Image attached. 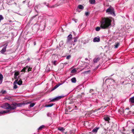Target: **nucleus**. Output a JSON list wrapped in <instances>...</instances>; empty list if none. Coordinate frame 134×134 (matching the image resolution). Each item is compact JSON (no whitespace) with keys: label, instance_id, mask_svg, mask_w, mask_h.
<instances>
[{"label":"nucleus","instance_id":"obj_11","mask_svg":"<svg viewBox=\"0 0 134 134\" xmlns=\"http://www.w3.org/2000/svg\"><path fill=\"white\" fill-rule=\"evenodd\" d=\"M3 76L2 74L0 73V84L2 83L3 81Z\"/></svg>","mask_w":134,"mask_h":134},{"label":"nucleus","instance_id":"obj_12","mask_svg":"<svg viewBox=\"0 0 134 134\" xmlns=\"http://www.w3.org/2000/svg\"><path fill=\"white\" fill-rule=\"evenodd\" d=\"M72 35L70 34L68 35L67 37V40H72Z\"/></svg>","mask_w":134,"mask_h":134},{"label":"nucleus","instance_id":"obj_16","mask_svg":"<svg viewBox=\"0 0 134 134\" xmlns=\"http://www.w3.org/2000/svg\"><path fill=\"white\" fill-rule=\"evenodd\" d=\"M78 8L81 9H83L84 8L83 6L82 5H79L78 6Z\"/></svg>","mask_w":134,"mask_h":134},{"label":"nucleus","instance_id":"obj_32","mask_svg":"<svg viewBox=\"0 0 134 134\" xmlns=\"http://www.w3.org/2000/svg\"><path fill=\"white\" fill-rule=\"evenodd\" d=\"M52 62L53 63L54 65H56L57 61L56 60L54 61L53 62L52 61Z\"/></svg>","mask_w":134,"mask_h":134},{"label":"nucleus","instance_id":"obj_8","mask_svg":"<svg viewBox=\"0 0 134 134\" xmlns=\"http://www.w3.org/2000/svg\"><path fill=\"white\" fill-rule=\"evenodd\" d=\"M100 41V38L99 37H95L93 40V41L94 42H99Z\"/></svg>","mask_w":134,"mask_h":134},{"label":"nucleus","instance_id":"obj_15","mask_svg":"<svg viewBox=\"0 0 134 134\" xmlns=\"http://www.w3.org/2000/svg\"><path fill=\"white\" fill-rule=\"evenodd\" d=\"M99 129V128L98 127L95 128L93 130L92 132H94L96 133L97 132V131Z\"/></svg>","mask_w":134,"mask_h":134},{"label":"nucleus","instance_id":"obj_43","mask_svg":"<svg viewBox=\"0 0 134 134\" xmlns=\"http://www.w3.org/2000/svg\"><path fill=\"white\" fill-rule=\"evenodd\" d=\"M25 1H23V3H25Z\"/></svg>","mask_w":134,"mask_h":134},{"label":"nucleus","instance_id":"obj_1","mask_svg":"<svg viewBox=\"0 0 134 134\" xmlns=\"http://www.w3.org/2000/svg\"><path fill=\"white\" fill-rule=\"evenodd\" d=\"M111 20L108 18H102L100 22V27L103 29L108 28L111 25Z\"/></svg>","mask_w":134,"mask_h":134},{"label":"nucleus","instance_id":"obj_6","mask_svg":"<svg viewBox=\"0 0 134 134\" xmlns=\"http://www.w3.org/2000/svg\"><path fill=\"white\" fill-rule=\"evenodd\" d=\"M7 45L8 44H6L4 45V47L1 51V53H3L5 52L7 47Z\"/></svg>","mask_w":134,"mask_h":134},{"label":"nucleus","instance_id":"obj_33","mask_svg":"<svg viewBox=\"0 0 134 134\" xmlns=\"http://www.w3.org/2000/svg\"><path fill=\"white\" fill-rule=\"evenodd\" d=\"M6 91L5 90L2 91L1 92V93H2V94H4L5 93H6Z\"/></svg>","mask_w":134,"mask_h":134},{"label":"nucleus","instance_id":"obj_17","mask_svg":"<svg viewBox=\"0 0 134 134\" xmlns=\"http://www.w3.org/2000/svg\"><path fill=\"white\" fill-rule=\"evenodd\" d=\"M19 74V73L18 72H15L14 74V78L15 79L17 78V76Z\"/></svg>","mask_w":134,"mask_h":134},{"label":"nucleus","instance_id":"obj_19","mask_svg":"<svg viewBox=\"0 0 134 134\" xmlns=\"http://www.w3.org/2000/svg\"><path fill=\"white\" fill-rule=\"evenodd\" d=\"M28 68V66H26L23 69L21 70V71L23 72H25L26 70V69H27Z\"/></svg>","mask_w":134,"mask_h":134},{"label":"nucleus","instance_id":"obj_7","mask_svg":"<svg viewBox=\"0 0 134 134\" xmlns=\"http://www.w3.org/2000/svg\"><path fill=\"white\" fill-rule=\"evenodd\" d=\"M63 97V96H61L59 97H57L55 98H54L52 99L51 101V102H53L55 101H57L58 100L60 99L61 98H62Z\"/></svg>","mask_w":134,"mask_h":134},{"label":"nucleus","instance_id":"obj_28","mask_svg":"<svg viewBox=\"0 0 134 134\" xmlns=\"http://www.w3.org/2000/svg\"><path fill=\"white\" fill-rule=\"evenodd\" d=\"M100 29V27H97L96 28V30L97 31H99Z\"/></svg>","mask_w":134,"mask_h":134},{"label":"nucleus","instance_id":"obj_39","mask_svg":"<svg viewBox=\"0 0 134 134\" xmlns=\"http://www.w3.org/2000/svg\"><path fill=\"white\" fill-rule=\"evenodd\" d=\"M90 71V70H88V71H85L83 73H86L88 72H89Z\"/></svg>","mask_w":134,"mask_h":134},{"label":"nucleus","instance_id":"obj_34","mask_svg":"<svg viewBox=\"0 0 134 134\" xmlns=\"http://www.w3.org/2000/svg\"><path fill=\"white\" fill-rule=\"evenodd\" d=\"M27 69V71L29 72L32 69V68H30V67H28V68Z\"/></svg>","mask_w":134,"mask_h":134},{"label":"nucleus","instance_id":"obj_37","mask_svg":"<svg viewBox=\"0 0 134 134\" xmlns=\"http://www.w3.org/2000/svg\"><path fill=\"white\" fill-rule=\"evenodd\" d=\"M89 14V13L88 12H86L85 13V15L86 16H88Z\"/></svg>","mask_w":134,"mask_h":134},{"label":"nucleus","instance_id":"obj_50","mask_svg":"<svg viewBox=\"0 0 134 134\" xmlns=\"http://www.w3.org/2000/svg\"><path fill=\"white\" fill-rule=\"evenodd\" d=\"M75 108H76V106H75Z\"/></svg>","mask_w":134,"mask_h":134},{"label":"nucleus","instance_id":"obj_4","mask_svg":"<svg viewBox=\"0 0 134 134\" xmlns=\"http://www.w3.org/2000/svg\"><path fill=\"white\" fill-rule=\"evenodd\" d=\"M72 44L73 46L75 45L74 43H73V41H72V40H67L66 42V44L68 46L70 45H71Z\"/></svg>","mask_w":134,"mask_h":134},{"label":"nucleus","instance_id":"obj_25","mask_svg":"<svg viewBox=\"0 0 134 134\" xmlns=\"http://www.w3.org/2000/svg\"><path fill=\"white\" fill-rule=\"evenodd\" d=\"M119 43H117L115 45H114V46H115L114 47L115 48H118V47L119 45Z\"/></svg>","mask_w":134,"mask_h":134},{"label":"nucleus","instance_id":"obj_23","mask_svg":"<svg viewBox=\"0 0 134 134\" xmlns=\"http://www.w3.org/2000/svg\"><path fill=\"white\" fill-rule=\"evenodd\" d=\"M90 3L91 4H94L95 3V0H90Z\"/></svg>","mask_w":134,"mask_h":134},{"label":"nucleus","instance_id":"obj_46","mask_svg":"<svg viewBox=\"0 0 134 134\" xmlns=\"http://www.w3.org/2000/svg\"><path fill=\"white\" fill-rule=\"evenodd\" d=\"M132 114H134V112H133V113H132Z\"/></svg>","mask_w":134,"mask_h":134},{"label":"nucleus","instance_id":"obj_44","mask_svg":"<svg viewBox=\"0 0 134 134\" xmlns=\"http://www.w3.org/2000/svg\"><path fill=\"white\" fill-rule=\"evenodd\" d=\"M74 21H75V23H76L77 21L76 20H75Z\"/></svg>","mask_w":134,"mask_h":134},{"label":"nucleus","instance_id":"obj_31","mask_svg":"<svg viewBox=\"0 0 134 134\" xmlns=\"http://www.w3.org/2000/svg\"><path fill=\"white\" fill-rule=\"evenodd\" d=\"M35 104L34 103H31V104L30 105V107H33L35 105Z\"/></svg>","mask_w":134,"mask_h":134},{"label":"nucleus","instance_id":"obj_45","mask_svg":"<svg viewBox=\"0 0 134 134\" xmlns=\"http://www.w3.org/2000/svg\"><path fill=\"white\" fill-rule=\"evenodd\" d=\"M111 81H114V80H112Z\"/></svg>","mask_w":134,"mask_h":134},{"label":"nucleus","instance_id":"obj_29","mask_svg":"<svg viewBox=\"0 0 134 134\" xmlns=\"http://www.w3.org/2000/svg\"><path fill=\"white\" fill-rule=\"evenodd\" d=\"M78 38L77 37H75L74 38V42H76L77 41V40Z\"/></svg>","mask_w":134,"mask_h":134},{"label":"nucleus","instance_id":"obj_24","mask_svg":"<svg viewBox=\"0 0 134 134\" xmlns=\"http://www.w3.org/2000/svg\"><path fill=\"white\" fill-rule=\"evenodd\" d=\"M22 81L21 80H20L18 82H17V83L19 85H21L22 83Z\"/></svg>","mask_w":134,"mask_h":134},{"label":"nucleus","instance_id":"obj_2","mask_svg":"<svg viewBox=\"0 0 134 134\" xmlns=\"http://www.w3.org/2000/svg\"><path fill=\"white\" fill-rule=\"evenodd\" d=\"M21 105L20 104H18L16 103H14L12 104H10V110L7 111H0V114H2L8 113L10 110H13L16 108V107H20L21 106Z\"/></svg>","mask_w":134,"mask_h":134},{"label":"nucleus","instance_id":"obj_51","mask_svg":"<svg viewBox=\"0 0 134 134\" xmlns=\"http://www.w3.org/2000/svg\"><path fill=\"white\" fill-rule=\"evenodd\" d=\"M29 3H28V5H29Z\"/></svg>","mask_w":134,"mask_h":134},{"label":"nucleus","instance_id":"obj_30","mask_svg":"<svg viewBox=\"0 0 134 134\" xmlns=\"http://www.w3.org/2000/svg\"><path fill=\"white\" fill-rule=\"evenodd\" d=\"M63 42L62 41H61L59 43V45L60 46H62L63 45Z\"/></svg>","mask_w":134,"mask_h":134},{"label":"nucleus","instance_id":"obj_49","mask_svg":"<svg viewBox=\"0 0 134 134\" xmlns=\"http://www.w3.org/2000/svg\"><path fill=\"white\" fill-rule=\"evenodd\" d=\"M35 16H33V17L34 18L35 17Z\"/></svg>","mask_w":134,"mask_h":134},{"label":"nucleus","instance_id":"obj_47","mask_svg":"<svg viewBox=\"0 0 134 134\" xmlns=\"http://www.w3.org/2000/svg\"><path fill=\"white\" fill-rule=\"evenodd\" d=\"M34 45H35V44H36L35 42H34Z\"/></svg>","mask_w":134,"mask_h":134},{"label":"nucleus","instance_id":"obj_26","mask_svg":"<svg viewBox=\"0 0 134 134\" xmlns=\"http://www.w3.org/2000/svg\"><path fill=\"white\" fill-rule=\"evenodd\" d=\"M44 127V125H42L38 128V130H41Z\"/></svg>","mask_w":134,"mask_h":134},{"label":"nucleus","instance_id":"obj_41","mask_svg":"<svg viewBox=\"0 0 134 134\" xmlns=\"http://www.w3.org/2000/svg\"><path fill=\"white\" fill-rule=\"evenodd\" d=\"M87 121H85V122H84V124H85H85L86 123H87Z\"/></svg>","mask_w":134,"mask_h":134},{"label":"nucleus","instance_id":"obj_48","mask_svg":"<svg viewBox=\"0 0 134 134\" xmlns=\"http://www.w3.org/2000/svg\"><path fill=\"white\" fill-rule=\"evenodd\" d=\"M27 70V69H26V70Z\"/></svg>","mask_w":134,"mask_h":134},{"label":"nucleus","instance_id":"obj_27","mask_svg":"<svg viewBox=\"0 0 134 134\" xmlns=\"http://www.w3.org/2000/svg\"><path fill=\"white\" fill-rule=\"evenodd\" d=\"M76 71V69H73L71 71V72L72 73H74Z\"/></svg>","mask_w":134,"mask_h":134},{"label":"nucleus","instance_id":"obj_18","mask_svg":"<svg viewBox=\"0 0 134 134\" xmlns=\"http://www.w3.org/2000/svg\"><path fill=\"white\" fill-rule=\"evenodd\" d=\"M99 60V58H95L94 59V63L97 62L98 60Z\"/></svg>","mask_w":134,"mask_h":134},{"label":"nucleus","instance_id":"obj_21","mask_svg":"<svg viewBox=\"0 0 134 134\" xmlns=\"http://www.w3.org/2000/svg\"><path fill=\"white\" fill-rule=\"evenodd\" d=\"M104 119L105 120L108 121L110 120L109 118L107 116H106L104 118Z\"/></svg>","mask_w":134,"mask_h":134},{"label":"nucleus","instance_id":"obj_13","mask_svg":"<svg viewBox=\"0 0 134 134\" xmlns=\"http://www.w3.org/2000/svg\"><path fill=\"white\" fill-rule=\"evenodd\" d=\"M61 85V84L59 83L58 84H57L54 87L53 89V90H54L57 88L59 86H60Z\"/></svg>","mask_w":134,"mask_h":134},{"label":"nucleus","instance_id":"obj_3","mask_svg":"<svg viewBox=\"0 0 134 134\" xmlns=\"http://www.w3.org/2000/svg\"><path fill=\"white\" fill-rule=\"evenodd\" d=\"M106 13H108V14H110L114 16L115 15L114 13V9L111 7H110L108 9L106 10Z\"/></svg>","mask_w":134,"mask_h":134},{"label":"nucleus","instance_id":"obj_5","mask_svg":"<svg viewBox=\"0 0 134 134\" xmlns=\"http://www.w3.org/2000/svg\"><path fill=\"white\" fill-rule=\"evenodd\" d=\"M10 104L8 103H5L3 105L5 109H8L10 110Z\"/></svg>","mask_w":134,"mask_h":134},{"label":"nucleus","instance_id":"obj_40","mask_svg":"<svg viewBox=\"0 0 134 134\" xmlns=\"http://www.w3.org/2000/svg\"><path fill=\"white\" fill-rule=\"evenodd\" d=\"M73 33L75 35H76V34L75 32H73Z\"/></svg>","mask_w":134,"mask_h":134},{"label":"nucleus","instance_id":"obj_10","mask_svg":"<svg viewBox=\"0 0 134 134\" xmlns=\"http://www.w3.org/2000/svg\"><path fill=\"white\" fill-rule=\"evenodd\" d=\"M129 101L131 103L134 104V96L130 98L129 99Z\"/></svg>","mask_w":134,"mask_h":134},{"label":"nucleus","instance_id":"obj_20","mask_svg":"<svg viewBox=\"0 0 134 134\" xmlns=\"http://www.w3.org/2000/svg\"><path fill=\"white\" fill-rule=\"evenodd\" d=\"M53 105V104L51 103V104H48V105H46L45 106V107H52Z\"/></svg>","mask_w":134,"mask_h":134},{"label":"nucleus","instance_id":"obj_9","mask_svg":"<svg viewBox=\"0 0 134 134\" xmlns=\"http://www.w3.org/2000/svg\"><path fill=\"white\" fill-rule=\"evenodd\" d=\"M17 81L18 80H16L13 83V85H14V88L15 89H16L18 88L17 86L16 85V84L17 83Z\"/></svg>","mask_w":134,"mask_h":134},{"label":"nucleus","instance_id":"obj_22","mask_svg":"<svg viewBox=\"0 0 134 134\" xmlns=\"http://www.w3.org/2000/svg\"><path fill=\"white\" fill-rule=\"evenodd\" d=\"M58 130H60V131H61L62 132H63L65 130L64 129L63 127H60L58 128Z\"/></svg>","mask_w":134,"mask_h":134},{"label":"nucleus","instance_id":"obj_36","mask_svg":"<svg viewBox=\"0 0 134 134\" xmlns=\"http://www.w3.org/2000/svg\"><path fill=\"white\" fill-rule=\"evenodd\" d=\"M70 57H71V56L70 55H69L68 56L66 57V58L67 59H69L70 58Z\"/></svg>","mask_w":134,"mask_h":134},{"label":"nucleus","instance_id":"obj_38","mask_svg":"<svg viewBox=\"0 0 134 134\" xmlns=\"http://www.w3.org/2000/svg\"><path fill=\"white\" fill-rule=\"evenodd\" d=\"M131 131L133 134H134V129H132Z\"/></svg>","mask_w":134,"mask_h":134},{"label":"nucleus","instance_id":"obj_42","mask_svg":"<svg viewBox=\"0 0 134 134\" xmlns=\"http://www.w3.org/2000/svg\"><path fill=\"white\" fill-rule=\"evenodd\" d=\"M131 111H129V114H131Z\"/></svg>","mask_w":134,"mask_h":134},{"label":"nucleus","instance_id":"obj_35","mask_svg":"<svg viewBox=\"0 0 134 134\" xmlns=\"http://www.w3.org/2000/svg\"><path fill=\"white\" fill-rule=\"evenodd\" d=\"M47 115L48 116H51V114L50 113H48L47 114Z\"/></svg>","mask_w":134,"mask_h":134},{"label":"nucleus","instance_id":"obj_14","mask_svg":"<svg viewBox=\"0 0 134 134\" xmlns=\"http://www.w3.org/2000/svg\"><path fill=\"white\" fill-rule=\"evenodd\" d=\"M71 81L72 82V83H75L76 82V78L75 77H73L72 78L71 80Z\"/></svg>","mask_w":134,"mask_h":134}]
</instances>
